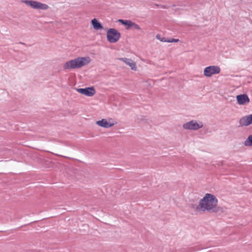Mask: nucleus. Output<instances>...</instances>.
Returning <instances> with one entry per match:
<instances>
[{
    "instance_id": "obj_4",
    "label": "nucleus",
    "mask_w": 252,
    "mask_h": 252,
    "mask_svg": "<svg viewBox=\"0 0 252 252\" xmlns=\"http://www.w3.org/2000/svg\"><path fill=\"white\" fill-rule=\"evenodd\" d=\"M203 126V123L200 121L191 120L183 124V127L186 130H197Z\"/></svg>"
},
{
    "instance_id": "obj_9",
    "label": "nucleus",
    "mask_w": 252,
    "mask_h": 252,
    "mask_svg": "<svg viewBox=\"0 0 252 252\" xmlns=\"http://www.w3.org/2000/svg\"><path fill=\"white\" fill-rule=\"evenodd\" d=\"M239 124L240 126H247L252 125V114L242 117L240 119Z\"/></svg>"
},
{
    "instance_id": "obj_6",
    "label": "nucleus",
    "mask_w": 252,
    "mask_h": 252,
    "mask_svg": "<svg viewBox=\"0 0 252 252\" xmlns=\"http://www.w3.org/2000/svg\"><path fill=\"white\" fill-rule=\"evenodd\" d=\"M220 69L219 66L211 65L205 67L204 69V76L209 77L214 74H218L220 72Z\"/></svg>"
},
{
    "instance_id": "obj_3",
    "label": "nucleus",
    "mask_w": 252,
    "mask_h": 252,
    "mask_svg": "<svg viewBox=\"0 0 252 252\" xmlns=\"http://www.w3.org/2000/svg\"><path fill=\"white\" fill-rule=\"evenodd\" d=\"M121 36V33L114 28L108 29L106 32L107 39L110 43H112L117 42L120 39Z\"/></svg>"
},
{
    "instance_id": "obj_16",
    "label": "nucleus",
    "mask_w": 252,
    "mask_h": 252,
    "mask_svg": "<svg viewBox=\"0 0 252 252\" xmlns=\"http://www.w3.org/2000/svg\"><path fill=\"white\" fill-rule=\"evenodd\" d=\"M178 41H179V39H178L171 38V39L168 40V42H169V43H170V42H177Z\"/></svg>"
},
{
    "instance_id": "obj_7",
    "label": "nucleus",
    "mask_w": 252,
    "mask_h": 252,
    "mask_svg": "<svg viewBox=\"0 0 252 252\" xmlns=\"http://www.w3.org/2000/svg\"><path fill=\"white\" fill-rule=\"evenodd\" d=\"M80 94L87 96H92L95 94V91L94 87H88L86 88H80L76 89Z\"/></svg>"
},
{
    "instance_id": "obj_18",
    "label": "nucleus",
    "mask_w": 252,
    "mask_h": 252,
    "mask_svg": "<svg viewBox=\"0 0 252 252\" xmlns=\"http://www.w3.org/2000/svg\"><path fill=\"white\" fill-rule=\"evenodd\" d=\"M156 38L158 40H159L160 41H161V39L162 38L161 37H160V35L159 34H157L156 35Z\"/></svg>"
},
{
    "instance_id": "obj_17",
    "label": "nucleus",
    "mask_w": 252,
    "mask_h": 252,
    "mask_svg": "<svg viewBox=\"0 0 252 252\" xmlns=\"http://www.w3.org/2000/svg\"><path fill=\"white\" fill-rule=\"evenodd\" d=\"M169 39L165 38V37H162L161 39V41L162 42H168V41Z\"/></svg>"
},
{
    "instance_id": "obj_11",
    "label": "nucleus",
    "mask_w": 252,
    "mask_h": 252,
    "mask_svg": "<svg viewBox=\"0 0 252 252\" xmlns=\"http://www.w3.org/2000/svg\"><path fill=\"white\" fill-rule=\"evenodd\" d=\"M118 60L122 61L125 63L126 64L128 65L131 69L133 70H136L137 66L136 63L130 59H127L126 58H119Z\"/></svg>"
},
{
    "instance_id": "obj_10",
    "label": "nucleus",
    "mask_w": 252,
    "mask_h": 252,
    "mask_svg": "<svg viewBox=\"0 0 252 252\" xmlns=\"http://www.w3.org/2000/svg\"><path fill=\"white\" fill-rule=\"evenodd\" d=\"M237 103L239 105H245L248 104L250 100L246 94H242L236 96Z\"/></svg>"
},
{
    "instance_id": "obj_5",
    "label": "nucleus",
    "mask_w": 252,
    "mask_h": 252,
    "mask_svg": "<svg viewBox=\"0 0 252 252\" xmlns=\"http://www.w3.org/2000/svg\"><path fill=\"white\" fill-rule=\"evenodd\" d=\"M22 2L35 9L47 10L49 8V6L47 4L37 1L26 0Z\"/></svg>"
},
{
    "instance_id": "obj_1",
    "label": "nucleus",
    "mask_w": 252,
    "mask_h": 252,
    "mask_svg": "<svg viewBox=\"0 0 252 252\" xmlns=\"http://www.w3.org/2000/svg\"><path fill=\"white\" fill-rule=\"evenodd\" d=\"M217 197L211 193H206L200 200L198 205H194L193 207L199 212L218 213L222 211V209L218 205Z\"/></svg>"
},
{
    "instance_id": "obj_8",
    "label": "nucleus",
    "mask_w": 252,
    "mask_h": 252,
    "mask_svg": "<svg viewBox=\"0 0 252 252\" xmlns=\"http://www.w3.org/2000/svg\"><path fill=\"white\" fill-rule=\"evenodd\" d=\"M96 124L100 127L105 128L111 127L115 125L112 122V119L107 120L106 119H102L101 120L96 121Z\"/></svg>"
},
{
    "instance_id": "obj_15",
    "label": "nucleus",
    "mask_w": 252,
    "mask_h": 252,
    "mask_svg": "<svg viewBox=\"0 0 252 252\" xmlns=\"http://www.w3.org/2000/svg\"><path fill=\"white\" fill-rule=\"evenodd\" d=\"M131 27H132L134 29L137 30H141V28L140 27V26L138 24H137L134 22L132 23Z\"/></svg>"
},
{
    "instance_id": "obj_2",
    "label": "nucleus",
    "mask_w": 252,
    "mask_h": 252,
    "mask_svg": "<svg viewBox=\"0 0 252 252\" xmlns=\"http://www.w3.org/2000/svg\"><path fill=\"white\" fill-rule=\"evenodd\" d=\"M91 61L89 57H78L65 62L63 65V68L64 70L81 68L90 63Z\"/></svg>"
},
{
    "instance_id": "obj_12",
    "label": "nucleus",
    "mask_w": 252,
    "mask_h": 252,
    "mask_svg": "<svg viewBox=\"0 0 252 252\" xmlns=\"http://www.w3.org/2000/svg\"><path fill=\"white\" fill-rule=\"evenodd\" d=\"M91 24L95 30H99L103 29L101 24L96 19H93L91 21Z\"/></svg>"
},
{
    "instance_id": "obj_14",
    "label": "nucleus",
    "mask_w": 252,
    "mask_h": 252,
    "mask_svg": "<svg viewBox=\"0 0 252 252\" xmlns=\"http://www.w3.org/2000/svg\"><path fill=\"white\" fill-rule=\"evenodd\" d=\"M244 144L245 146L250 147L252 146V135L248 136L245 141Z\"/></svg>"
},
{
    "instance_id": "obj_13",
    "label": "nucleus",
    "mask_w": 252,
    "mask_h": 252,
    "mask_svg": "<svg viewBox=\"0 0 252 252\" xmlns=\"http://www.w3.org/2000/svg\"><path fill=\"white\" fill-rule=\"evenodd\" d=\"M118 21L120 23H122L123 25L127 26V28H126L127 29H128L130 28H131V24L132 23V22L130 20H122V19H119L118 20Z\"/></svg>"
}]
</instances>
